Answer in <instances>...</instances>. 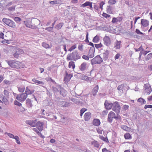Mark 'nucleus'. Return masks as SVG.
<instances>
[{"mask_svg":"<svg viewBox=\"0 0 152 152\" xmlns=\"http://www.w3.org/2000/svg\"><path fill=\"white\" fill-rule=\"evenodd\" d=\"M141 24L144 27H147L149 25V21L147 20L142 19L141 20Z\"/></svg>","mask_w":152,"mask_h":152,"instance_id":"nucleus-19","label":"nucleus"},{"mask_svg":"<svg viewBox=\"0 0 152 152\" xmlns=\"http://www.w3.org/2000/svg\"><path fill=\"white\" fill-rule=\"evenodd\" d=\"M145 109H146L147 108H152V105H145L144 107Z\"/></svg>","mask_w":152,"mask_h":152,"instance_id":"nucleus-63","label":"nucleus"},{"mask_svg":"<svg viewBox=\"0 0 152 152\" xmlns=\"http://www.w3.org/2000/svg\"><path fill=\"white\" fill-rule=\"evenodd\" d=\"M99 37L98 36H96L93 38V41L94 42L96 43L99 41Z\"/></svg>","mask_w":152,"mask_h":152,"instance_id":"nucleus-44","label":"nucleus"},{"mask_svg":"<svg viewBox=\"0 0 152 152\" xmlns=\"http://www.w3.org/2000/svg\"><path fill=\"white\" fill-rule=\"evenodd\" d=\"M102 55L103 60L104 61L106 60L109 57L108 50H104Z\"/></svg>","mask_w":152,"mask_h":152,"instance_id":"nucleus-10","label":"nucleus"},{"mask_svg":"<svg viewBox=\"0 0 152 152\" xmlns=\"http://www.w3.org/2000/svg\"><path fill=\"white\" fill-rule=\"evenodd\" d=\"M124 87V84H122L121 85L118 86L117 88V89L118 90L120 91L121 94H122L123 92V88Z\"/></svg>","mask_w":152,"mask_h":152,"instance_id":"nucleus-32","label":"nucleus"},{"mask_svg":"<svg viewBox=\"0 0 152 152\" xmlns=\"http://www.w3.org/2000/svg\"><path fill=\"white\" fill-rule=\"evenodd\" d=\"M16 140V142L18 145H20V139L19 137L17 136H16L14 138Z\"/></svg>","mask_w":152,"mask_h":152,"instance_id":"nucleus-43","label":"nucleus"},{"mask_svg":"<svg viewBox=\"0 0 152 152\" xmlns=\"http://www.w3.org/2000/svg\"><path fill=\"white\" fill-rule=\"evenodd\" d=\"M83 79L84 80H91V78L90 77H89L87 76H85L83 77Z\"/></svg>","mask_w":152,"mask_h":152,"instance_id":"nucleus-54","label":"nucleus"},{"mask_svg":"<svg viewBox=\"0 0 152 152\" xmlns=\"http://www.w3.org/2000/svg\"><path fill=\"white\" fill-rule=\"evenodd\" d=\"M83 45H79L78 46V49L81 51H83Z\"/></svg>","mask_w":152,"mask_h":152,"instance_id":"nucleus-64","label":"nucleus"},{"mask_svg":"<svg viewBox=\"0 0 152 152\" xmlns=\"http://www.w3.org/2000/svg\"><path fill=\"white\" fill-rule=\"evenodd\" d=\"M104 43L106 46H109L111 44V41L110 38L107 36H105L103 39Z\"/></svg>","mask_w":152,"mask_h":152,"instance_id":"nucleus-7","label":"nucleus"},{"mask_svg":"<svg viewBox=\"0 0 152 152\" xmlns=\"http://www.w3.org/2000/svg\"><path fill=\"white\" fill-rule=\"evenodd\" d=\"M112 110L116 113H119L120 112L121 107L118 102L116 101L113 103Z\"/></svg>","mask_w":152,"mask_h":152,"instance_id":"nucleus-6","label":"nucleus"},{"mask_svg":"<svg viewBox=\"0 0 152 152\" xmlns=\"http://www.w3.org/2000/svg\"><path fill=\"white\" fill-rule=\"evenodd\" d=\"M65 75L66 76L64 78V80L66 82H68L70 80L73 75L71 74H68L66 71L65 72Z\"/></svg>","mask_w":152,"mask_h":152,"instance_id":"nucleus-17","label":"nucleus"},{"mask_svg":"<svg viewBox=\"0 0 152 152\" xmlns=\"http://www.w3.org/2000/svg\"><path fill=\"white\" fill-rule=\"evenodd\" d=\"M2 21L10 27L14 28L15 27V23L9 19L4 18L2 19Z\"/></svg>","mask_w":152,"mask_h":152,"instance_id":"nucleus-4","label":"nucleus"},{"mask_svg":"<svg viewBox=\"0 0 152 152\" xmlns=\"http://www.w3.org/2000/svg\"><path fill=\"white\" fill-rule=\"evenodd\" d=\"M26 102V104L28 107H32V104L31 103V101L30 99H27Z\"/></svg>","mask_w":152,"mask_h":152,"instance_id":"nucleus-30","label":"nucleus"},{"mask_svg":"<svg viewBox=\"0 0 152 152\" xmlns=\"http://www.w3.org/2000/svg\"><path fill=\"white\" fill-rule=\"evenodd\" d=\"M7 135L10 138L14 139L15 136L13 134L10 133H7Z\"/></svg>","mask_w":152,"mask_h":152,"instance_id":"nucleus-57","label":"nucleus"},{"mask_svg":"<svg viewBox=\"0 0 152 152\" xmlns=\"http://www.w3.org/2000/svg\"><path fill=\"white\" fill-rule=\"evenodd\" d=\"M64 23H60L59 24L56 25L55 28L57 29H59L62 27Z\"/></svg>","mask_w":152,"mask_h":152,"instance_id":"nucleus-40","label":"nucleus"},{"mask_svg":"<svg viewBox=\"0 0 152 152\" xmlns=\"http://www.w3.org/2000/svg\"><path fill=\"white\" fill-rule=\"evenodd\" d=\"M13 94L16 97V99L21 102H23L27 98V94L24 93L19 94L13 93Z\"/></svg>","mask_w":152,"mask_h":152,"instance_id":"nucleus-3","label":"nucleus"},{"mask_svg":"<svg viewBox=\"0 0 152 152\" xmlns=\"http://www.w3.org/2000/svg\"><path fill=\"white\" fill-rule=\"evenodd\" d=\"M91 144L93 145L94 147L98 148L99 146V142L96 140L93 141L91 142Z\"/></svg>","mask_w":152,"mask_h":152,"instance_id":"nucleus-36","label":"nucleus"},{"mask_svg":"<svg viewBox=\"0 0 152 152\" xmlns=\"http://www.w3.org/2000/svg\"><path fill=\"white\" fill-rule=\"evenodd\" d=\"M88 56L85 55H83L82 56V58L86 60H88L89 59Z\"/></svg>","mask_w":152,"mask_h":152,"instance_id":"nucleus-59","label":"nucleus"},{"mask_svg":"<svg viewBox=\"0 0 152 152\" xmlns=\"http://www.w3.org/2000/svg\"><path fill=\"white\" fill-rule=\"evenodd\" d=\"M42 46L43 47L46 48H48L49 47V45L48 44L45 42L42 43Z\"/></svg>","mask_w":152,"mask_h":152,"instance_id":"nucleus-50","label":"nucleus"},{"mask_svg":"<svg viewBox=\"0 0 152 152\" xmlns=\"http://www.w3.org/2000/svg\"><path fill=\"white\" fill-rule=\"evenodd\" d=\"M93 124L94 125L96 126H99L100 124V122L99 120L97 119H94L93 121Z\"/></svg>","mask_w":152,"mask_h":152,"instance_id":"nucleus-27","label":"nucleus"},{"mask_svg":"<svg viewBox=\"0 0 152 152\" xmlns=\"http://www.w3.org/2000/svg\"><path fill=\"white\" fill-rule=\"evenodd\" d=\"M34 91V90H30L28 88V87H26V88L25 92L24 93L27 94V95H31Z\"/></svg>","mask_w":152,"mask_h":152,"instance_id":"nucleus-25","label":"nucleus"},{"mask_svg":"<svg viewBox=\"0 0 152 152\" xmlns=\"http://www.w3.org/2000/svg\"><path fill=\"white\" fill-rule=\"evenodd\" d=\"M137 101L140 103L141 104H145L146 103V101L142 98H140L137 100Z\"/></svg>","mask_w":152,"mask_h":152,"instance_id":"nucleus-35","label":"nucleus"},{"mask_svg":"<svg viewBox=\"0 0 152 152\" xmlns=\"http://www.w3.org/2000/svg\"><path fill=\"white\" fill-rule=\"evenodd\" d=\"M49 116H50L49 117L50 119H53L54 118L55 119H57V117L56 116L52 114H51L49 115Z\"/></svg>","mask_w":152,"mask_h":152,"instance_id":"nucleus-56","label":"nucleus"},{"mask_svg":"<svg viewBox=\"0 0 152 152\" xmlns=\"http://www.w3.org/2000/svg\"><path fill=\"white\" fill-rule=\"evenodd\" d=\"M17 51L19 53V55L22 54L24 53L23 50L21 49H17Z\"/></svg>","mask_w":152,"mask_h":152,"instance_id":"nucleus-62","label":"nucleus"},{"mask_svg":"<svg viewBox=\"0 0 152 152\" xmlns=\"http://www.w3.org/2000/svg\"><path fill=\"white\" fill-rule=\"evenodd\" d=\"M69 99L71 101H72L73 102L76 104H79L80 103V102L79 100L76 99L74 98H70Z\"/></svg>","mask_w":152,"mask_h":152,"instance_id":"nucleus-37","label":"nucleus"},{"mask_svg":"<svg viewBox=\"0 0 152 152\" xmlns=\"http://www.w3.org/2000/svg\"><path fill=\"white\" fill-rule=\"evenodd\" d=\"M104 4V3L103 1H101L100 3H99V8L101 9L102 10V7L103 5Z\"/></svg>","mask_w":152,"mask_h":152,"instance_id":"nucleus-58","label":"nucleus"},{"mask_svg":"<svg viewBox=\"0 0 152 152\" xmlns=\"http://www.w3.org/2000/svg\"><path fill=\"white\" fill-rule=\"evenodd\" d=\"M15 8V6H13L12 7L8 8V10L10 11H14Z\"/></svg>","mask_w":152,"mask_h":152,"instance_id":"nucleus-61","label":"nucleus"},{"mask_svg":"<svg viewBox=\"0 0 152 152\" xmlns=\"http://www.w3.org/2000/svg\"><path fill=\"white\" fill-rule=\"evenodd\" d=\"M45 79L47 81H51L53 83H55V82L51 78L49 77L46 78Z\"/></svg>","mask_w":152,"mask_h":152,"instance_id":"nucleus-55","label":"nucleus"},{"mask_svg":"<svg viewBox=\"0 0 152 152\" xmlns=\"http://www.w3.org/2000/svg\"><path fill=\"white\" fill-rule=\"evenodd\" d=\"M115 115V114L113 112H110L108 115V121L110 122H112L113 120V118H114Z\"/></svg>","mask_w":152,"mask_h":152,"instance_id":"nucleus-13","label":"nucleus"},{"mask_svg":"<svg viewBox=\"0 0 152 152\" xmlns=\"http://www.w3.org/2000/svg\"><path fill=\"white\" fill-rule=\"evenodd\" d=\"M103 61L102 59L99 56H97L91 59V63L92 65L96 64H100Z\"/></svg>","mask_w":152,"mask_h":152,"instance_id":"nucleus-5","label":"nucleus"},{"mask_svg":"<svg viewBox=\"0 0 152 152\" xmlns=\"http://www.w3.org/2000/svg\"><path fill=\"white\" fill-rule=\"evenodd\" d=\"M19 53L18 52L17 50L16 51L15 53H14L13 55V56L16 58H18L19 57Z\"/></svg>","mask_w":152,"mask_h":152,"instance_id":"nucleus-53","label":"nucleus"},{"mask_svg":"<svg viewBox=\"0 0 152 152\" xmlns=\"http://www.w3.org/2000/svg\"><path fill=\"white\" fill-rule=\"evenodd\" d=\"M14 20L17 23H18L21 20V19L18 17H15L13 18Z\"/></svg>","mask_w":152,"mask_h":152,"instance_id":"nucleus-46","label":"nucleus"},{"mask_svg":"<svg viewBox=\"0 0 152 152\" xmlns=\"http://www.w3.org/2000/svg\"><path fill=\"white\" fill-rule=\"evenodd\" d=\"M98 89L99 87L98 85H96L92 90V93L94 96L96 95V93L98 91Z\"/></svg>","mask_w":152,"mask_h":152,"instance_id":"nucleus-26","label":"nucleus"},{"mask_svg":"<svg viewBox=\"0 0 152 152\" xmlns=\"http://www.w3.org/2000/svg\"><path fill=\"white\" fill-rule=\"evenodd\" d=\"M121 128L122 129L127 132H130L131 131V129L125 125H123L121 126Z\"/></svg>","mask_w":152,"mask_h":152,"instance_id":"nucleus-29","label":"nucleus"},{"mask_svg":"<svg viewBox=\"0 0 152 152\" xmlns=\"http://www.w3.org/2000/svg\"><path fill=\"white\" fill-rule=\"evenodd\" d=\"M120 20H119L118 18H113V20H112V22L113 23H116L118 21H120Z\"/></svg>","mask_w":152,"mask_h":152,"instance_id":"nucleus-47","label":"nucleus"},{"mask_svg":"<svg viewBox=\"0 0 152 152\" xmlns=\"http://www.w3.org/2000/svg\"><path fill=\"white\" fill-rule=\"evenodd\" d=\"M107 12L109 14H111L112 13L113 7L111 6H107L106 8Z\"/></svg>","mask_w":152,"mask_h":152,"instance_id":"nucleus-31","label":"nucleus"},{"mask_svg":"<svg viewBox=\"0 0 152 152\" xmlns=\"http://www.w3.org/2000/svg\"><path fill=\"white\" fill-rule=\"evenodd\" d=\"M7 98L6 97L4 96L3 97V99H2L3 102L6 105H7L9 104L8 100Z\"/></svg>","mask_w":152,"mask_h":152,"instance_id":"nucleus-41","label":"nucleus"},{"mask_svg":"<svg viewBox=\"0 0 152 152\" xmlns=\"http://www.w3.org/2000/svg\"><path fill=\"white\" fill-rule=\"evenodd\" d=\"M92 2H89L88 1H87L84 3L83 4L81 7H84L86 6H89V8L91 10H92L93 7L92 5Z\"/></svg>","mask_w":152,"mask_h":152,"instance_id":"nucleus-18","label":"nucleus"},{"mask_svg":"<svg viewBox=\"0 0 152 152\" xmlns=\"http://www.w3.org/2000/svg\"><path fill=\"white\" fill-rule=\"evenodd\" d=\"M9 92L7 90H5L4 91V94L6 96V97L7 98H9Z\"/></svg>","mask_w":152,"mask_h":152,"instance_id":"nucleus-45","label":"nucleus"},{"mask_svg":"<svg viewBox=\"0 0 152 152\" xmlns=\"http://www.w3.org/2000/svg\"><path fill=\"white\" fill-rule=\"evenodd\" d=\"M124 138L126 139H131L132 138V137L129 133H126L124 135Z\"/></svg>","mask_w":152,"mask_h":152,"instance_id":"nucleus-34","label":"nucleus"},{"mask_svg":"<svg viewBox=\"0 0 152 152\" xmlns=\"http://www.w3.org/2000/svg\"><path fill=\"white\" fill-rule=\"evenodd\" d=\"M32 81L35 83L41 85H43L44 84V83L43 82L39 81L36 80L35 78L33 79L32 80Z\"/></svg>","mask_w":152,"mask_h":152,"instance_id":"nucleus-33","label":"nucleus"},{"mask_svg":"<svg viewBox=\"0 0 152 152\" xmlns=\"http://www.w3.org/2000/svg\"><path fill=\"white\" fill-rule=\"evenodd\" d=\"M99 137L102 140L104 141L107 142H108V140L107 139V137H104L100 135L99 136Z\"/></svg>","mask_w":152,"mask_h":152,"instance_id":"nucleus-42","label":"nucleus"},{"mask_svg":"<svg viewBox=\"0 0 152 152\" xmlns=\"http://www.w3.org/2000/svg\"><path fill=\"white\" fill-rule=\"evenodd\" d=\"M144 88L146 90V92L147 93L149 94H150V93L151 92V87L148 84H145L144 86Z\"/></svg>","mask_w":152,"mask_h":152,"instance_id":"nucleus-24","label":"nucleus"},{"mask_svg":"<svg viewBox=\"0 0 152 152\" xmlns=\"http://www.w3.org/2000/svg\"><path fill=\"white\" fill-rule=\"evenodd\" d=\"M43 124L42 123L39 121L36 123L35 126L37 127L39 131H41L43 129Z\"/></svg>","mask_w":152,"mask_h":152,"instance_id":"nucleus-15","label":"nucleus"},{"mask_svg":"<svg viewBox=\"0 0 152 152\" xmlns=\"http://www.w3.org/2000/svg\"><path fill=\"white\" fill-rule=\"evenodd\" d=\"M113 103H109L107 100H106L104 103L105 107L107 110H110L112 108Z\"/></svg>","mask_w":152,"mask_h":152,"instance_id":"nucleus-21","label":"nucleus"},{"mask_svg":"<svg viewBox=\"0 0 152 152\" xmlns=\"http://www.w3.org/2000/svg\"><path fill=\"white\" fill-rule=\"evenodd\" d=\"M91 117V113L90 112L86 113L84 114V119L86 121H88Z\"/></svg>","mask_w":152,"mask_h":152,"instance_id":"nucleus-23","label":"nucleus"},{"mask_svg":"<svg viewBox=\"0 0 152 152\" xmlns=\"http://www.w3.org/2000/svg\"><path fill=\"white\" fill-rule=\"evenodd\" d=\"M14 104L18 106H20L22 105V104L20 102H19L18 101L15 100L14 102Z\"/></svg>","mask_w":152,"mask_h":152,"instance_id":"nucleus-51","label":"nucleus"},{"mask_svg":"<svg viewBox=\"0 0 152 152\" xmlns=\"http://www.w3.org/2000/svg\"><path fill=\"white\" fill-rule=\"evenodd\" d=\"M40 23V20L37 18H33L31 20H28L24 22L26 27L33 29L37 28Z\"/></svg>","mask_w":152,"mask_h":152,"instance_id":"nucleus-1","label":"nucleus"},{"mask_svg":"<svg viewBox=\"0 0 152 152\" xmlns=\"http://www.w3.org/2000/svg\"><path fill=\"white\" fill-rule=\"evenodd\" d=\"M59 92L61 95L63 96H66L67 94V91L62 87L61 88V89H60Z\"/></svg>","mask_w":152,"mask_h":152,"instance_id":"nucleus-28","label":"nucleus"},{"mask_svg":"<svg viewBox=\"0 0 152 152\" xmlns=\"http://www.w3.org/2000/svg\"><path fill=\"white\" fill-rule=\"evenodd\" d=\"M94 47H91L88 55L89 58H92L94 56Z\"/></svg>","mask_w":152,"mask_h":152,"instance_id":"nucleus-8","label":"nucleus"},{"mask_svg":"<svg viewBox=\"0 0 152 152\" xmlns=\"http://www.w3.org/2000/svg\"><path fill=\"white\" fill-rule=\"evenodd\" d=\"M60 105L62 107H67L70 105V103L65 101H61L60 102Z\"/></svg>","mask_w":152,"mask_h":152,"instance_id":"nucleus-16","label":"nucleus"},{"mask_svg":"<svg viewBox=\"0 0 152 152\" xmlns=\"http://www.w3.org/2000/svg\"><path fill=\"white\" fill-rule=\"evenodd\" d=\"M121 41L117 40L114 43V48L116 49H119L121 47Z\"/></svg>","mask_w":152,"mask_h":152,"instance_id":"nucleus-9","label":"nucleus"},{"mask_svg":"<svg viewBox=\"0 0 152 152\" xmlns=\"http://www.w3.org/2000/svg\"><path fill=\"white\" fill-rule=\"evenodd\" d=\"M18 90L20 92H23L25 90V88L24 87H18Z\"/></svg>","mask_w":152,"mask_h":152,"instance_id":"nucleus-49","label":"nucleus"},{"mask_svg":"<svg viewBox=\"0 0 152 152\" xmlns=\"http://www.w3.org/2000/svg\"><path fill=\"white\" fill-rule=\"evenodd\" d=\"M145 59L146 61L152 59V53H151L145 56Z\"/></svg>","mask_w":152,"mask_h":152,"instance_id":"nucleus-39","label":"nucleus"},{"mask_svg":"<svg viewBox=\"0 0 152 152\" xmlns=\"http://www.w3.org/2000/svg\"><path fill=\"white\" fill-rule=\"evenodd\" d=\"M37 122V120H27L26 121V123L28 124L32 127H35L36 125V123Z\"/></svg>","mask_w":152,"mask_h":152,"instance_id":"nucleus-14","label":"nucleus"},{"mask_svg":"<svg viewBox=\"0 0 152 152\" xmlns=\"http://www.w3.org/2000/svg\"><path fill=\"white\" fill-rule=\"evenodd\" d=\"M6 62L12 68H14L15 61L14 60H6Z\"/></svg>","mask_w":152,"mask_h":152,"instance_id":"nucleus-22","label":"nucleus"},{"mask_svg":"<svg viewBox=\"0 0 152 152\" xmlns=\"http://www.w3.org/2000/svg\"><path fill=\"white\" fill-rule=\"evenodd\" d=\"M24 66V65L22 63L19 61H15L14 68L17 69L23 68Z\"/></svg>","mask_w":152,"mask_h":152,"instance_id":"nucleus-12","label":"nucleus"},{"mask_svg":"<svg viewBox=\"0 0 152 152\" xmlns=\"http://www.w3.org/2000/svg\"><path fill=\"white\" fill-rule=\"evenodd\" d=\"M76 45H74L72 46L68 50V51H71L75 49L76 48Z\"/></svg>","mask_w":152,"mask_h":152,"instance_id":"nucleus-52","label":"nucleus"},{"mask_svg":"<svg viewBox=\"0 0 152 152\" xmlns=\"http://www.w3.org/2000/svg\"><path fill=\"white\" fill-rule=\"evenodd\" d=\"M75 64L74 62L72 61L70 62L69 64V68H72L74 69L75 68Z\"/></svg>","mask_w":152,"mask_h":152,"instance_id":"nucleus-38","label":"nucleus"},{"mask_svg":"<svg viewBox=\"0 0 152 152\" xmlns=\"http://www.w3.org/2000/svg\"><path fill=\"white\" fill-rule=\"evenodd\" d=\"M88 64L86 62L83 63L79 67L80 69L82 71H85L87 68Z\"/></svg>","mask_w":152,"mask_h":152,"instance_id":"nucleus-11","label":"nucleus"},{"mask_svg":"<svg viewBox=\"0 0 152 152\" xmlns=\"http://www.w3.org/2000/svg\"><path fill=\"white\" fill-rule=\"evenodd\" d=\"M80 58V57L79 56L78 53L76 51L73 52L72 53L68 54L67 57V60L71 61H76Z\"/></svg>","mask_w":152,"mask_h":152,"instance_id":"nucleus-2","label":"nucleus"},{"mask_svg":"<svg viewBox=\"0 0 152 152\" xmlns=\"http://www.w3.org/2000/svg\"><path fill=\"white\" fill-rule=\"evenodd\" d=\"M53 29V27H50L45 28V29L48 31H52Z\"/></svg>","mask_w":152,"mask_h":152,"instance_id":"nucleus-60","label":"nucleus"},{"mask_svg":"<svg viewBox=\"0 0 152 152\" xmlns=\"http://www.w3.org/2000/svg\"><path fill=\"white\" fill-rule=\"evenodd\" d=\"M116 3V1L115 0H109L108 3L110 4H113Z\"/></svg>","mask_w":152,"mask_h":152,"instance_id":"nucleus-48","label":"nucleus"},{"mask_svg":"<svg viewBox=\"0 0 152 152\" xmlns=\"http://www.w3.org/2000/svg\"><path fill=\"white\" fill-rule=\"evenodd\" d=\"M60 86L59 85H57L56 87L53 86L52 87V89L54 93H56L57 92H60V89H61Z\"/></svg>","mask_w":152,"mask_h":152,"instance_id":"nucleus-20","label":"nucleus"}]
</instances>
